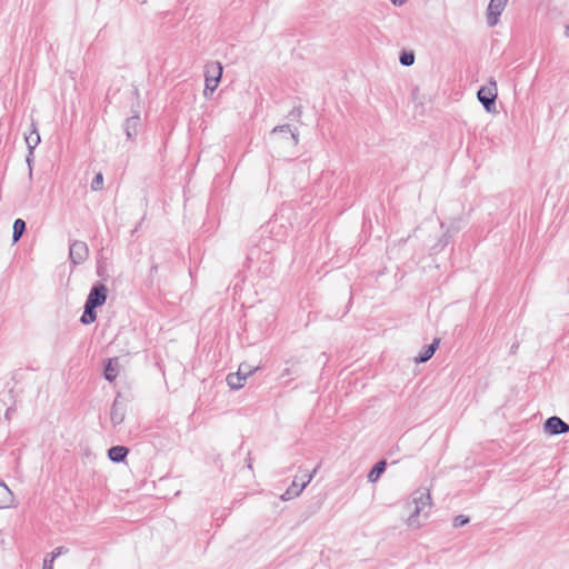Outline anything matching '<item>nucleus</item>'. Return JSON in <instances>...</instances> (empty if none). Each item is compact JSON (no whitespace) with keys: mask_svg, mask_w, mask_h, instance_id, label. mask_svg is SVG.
Here are the masks:
<instances>
[{"mask_svg":"<svg viewBox=\"0 0 569 569\" xmlns=\"http://www.w3.org/2000/svg\"><path fill=\"white\" fill-rule=\"evenodd\" d=\"M412 502L415 509L408 518V526L419 528L421 526L420 517H428V511L431 507V497L428 491H417L413 493Z\"/></svg>","mask_w":569,"mask_h":569,"instance_id":"1","label":"nucleus"},{"mask_svg":"<svg viewBox=\"0 0 569 569\" xmlns=\"http://www.w3.org/2000/svg\"><path fill=\"white\" fill-rule=\"evenodd\" d=\"M302 116L301 107H295L288 114V118L292 120H299Z\"/></svg>","mask_w":569,"mask_h":569,"instance_id":"25","label":"nucleus"},{"mask_svg":"<svg viewBox=\"0 0 569 569\" xmlns=\"http://www.w3.org/2000/svg\"><path fill=\"white\" fill-rule=\"evenodd\" d=\"M12 501V493L4 482L0 481V509L9 507Z\"/></svg>","mask_w":569,"mask_h":569,"instance_id":"20","label":"nucleus"},{"mask_svg":"<svg viewBox=\"0 0 569 569\" xmlns=\"http://www.w3.org/2000/svg\"><path fill=\"white\" fill-rule=\"evenodd\" d=\"M406 1H407V0H391V2H392L393 4H399V6L403 4Z\"/></svg>","mask_w":569,"mask_h":569,"instance_id":"29","label":"nucleus"},{"mask_svg":"<svg viewBox=\"0 0 569 569\" xmlns=\"http://www.w3.org/2000/svg\"><path fill=\"white\" fill-rule=\"evenodd\" d=\"M158 271V264L157 263H153L150 268V273L153 274Z\"/></svg>","mask_w":569,"mask_h":569,"instance_id":"28","label":"nucleus"},{"mask_svg":"<svg viewBox=\"0 0 569 569\" xmlns=\"http://www.w3.org/2000/svg\"><path fill=\"white\" fill-rule=\"evenodd\" d=\"M222 64L219 61H210L204 67V82L206 87L203 90L204 97L212 94L218 88L222 77Z\"/></svg>","mask_w":569,"mask_h":569,"instance_id":"2","label":"nucleus"},{"mask_svg":"<svg viewBox=\"0 0 569 569\" xmlns=\"http://www.w3.org/2000/svg\"><path fill=\"white\" fill-rule=\"evenodd\" d=\"M32 157L33 156H29V154L27 156V162H28L30 169H31Z\"/></svg>","mask_w":569,"mask_h":569,"instance_id":"30","label":"nucleus"},{"mask_svg":"<svg viewBox=\"0 0 569 569\" xmlns=\"http://www.w3.org/2000/svg\"><path fill=\"white\" fill-rule=\"evenodd\" d=\"M469 521H470L469 517L459 515L453 518L452 526L455 528H459V527H462V526L469 523Z\"/></svg>","mask_w":569,"mask_h":569,"instance_id":"23","label":"nucleus"},{"mask_svg":"<svg viewBox=\"0 0 569 569\" xmlns=\"http://www.w3.org/2000/svg\"><path fill=\"white\" fill-rule=\"evenodd\" d=\"M24 141L27 143L29 156H33V150L40 143V134L38 132V128L34 121L31 123V130L28 134H24Z\"/></svg>","mask_w":569,"mask_h":569,"instance_id":"11","label":"nucleus"},{"mask_svg":"<svg viewBox=\"0 0 569 569\" xmlns=\"http://www.w3.org/2000/svg\"><path fill=\"white\" fill-rule=\"evenodd\" d=\"M508 0H490L487 12V23L493 27L498 23L499 17L503 11Z\"/></svg>","mask_w":569,"mask_h":569,"instance_id":"9","label":"nucleus"},{"mask_svg":"<svg viewBox=\"0 0 569 569\" xmlns=\"http://www.w3.org/2000/svg\"><path fill=\"white\" fill-rule=\"evenodd\" d=\"M289 375H290V369L287 368V369L283 370L281 376L284 377V376H289Z\"/></svg>","mask_w":569,"mask_h":569,"instance_id":"31","label":"nucleus"},{"mask_svg":"<svg viewBox=\"0 0 569 569\" xmlns=\"http://www.w3.org/2000/svg\"><path fill=\"white\" fill-rule=\"evenodd\" d=\"M96 307H92L88 303L84 302V310H83V313L80 318V321L83 323V325H90L92 322L96 321L97 319V312H96Z\"/></svg>","mask_w":569,"mask_h":569,"instance_id":"18","label":"nucleus"},{"mask_svg":"<svg viewBox=\"0 0 569 569\" xmlns=\"http://www.w3.org/2000/svg\"><path fill=\"white\" fill-rule=\"evenodd\" d=\"M439 343H440V339L435 338L433 341L429 346L425 347L423 350L417 357H415V362L423 363V362H427L429 359H431V357L435 355L436 350L438 349Z\"/></svg>","mask_w":569,"mask_h":569,"instance_id":"12","label":"nucleus"},{"mask_svg":"<svg viewBox=\"0 0 569 569\" xmlns=\"http://www.w3.org/2000/svg\"><path fill=\"white\" fill-rule=\"evenodd\" d=\"M140 127V117L138 114L132 116L126 120L124 131L128 139H132L137 136Z\"/></svg>","mask_w":569,"mask_h":569,"instance_id":"14","label":"nucleus"},{"mask_svg":"<svg viewBox=\"0 0 569 569\" xmlns=\"http://www.w3.org/2000/svg\"><path fill=\"white\" fill-rule=\"evenodd\" d=\"M118 359H109L107 365L104 366V378L106 380L112 382L116 380L118 376Z\"/></svg>","mask_w":569,"mask_h":569,"instance_id":"15","label":"nucleus"},{"mask_svg":"<svg viewBox=\"0 0 569 569\" xmlns=\"http://www.w3.org/2000/svg\"><path fill=\"white\" fill-rule=\"evenodd\" d=\"M387 462L385 460L378 461L368 473V481L376 482L380 476L386 471Z\"/></svg>","mask_w":569,"mask_h":569,"instance_id":"16","label":"nucleus"},{"mask_svg":"<svg viewBox=\"0 0 569 569\" xmlns=\"http://www.w3.org/2000/svg\"><path fill=\"white\" fill-rule=\"evenodd\" d=\"M516 348H517L516 346H512L511 351L513 352L516 350Z\"/></svg>","mask_w":569,"mask_h":569,"instance_id":"32","label":"nucleus"},{"mask_svg":"<svg viewBox=\"0 0 569 569\" xmlns=\"http://www.w3.org/2000/svg\"><path fill=\"white\" fill-rule=\"evenodd\" d=\"M53 559L44 558L43 560V569H53Z\"/></svg>","mask_w":569,"mask_h":569,"instance_id":"26","label":"nucleus"},{"mask_svg":"<svg viewBox=\"0 0 569 569\" xmlns=\"http://www.w3.org/2000/svg\"><path fill=\"white\" fill-rule=\"evenodd\" d=\"M124 417H126V402L121 398V396L118 395L114 398V401L111 406L110 420L113 426H119L123 422Z\"/></svg>","mask_w":569,"mask_h":569,"instance_id":"8","label":"nucleus"},{"mask_svg":"<svg viewBox=\"0 0 569 569\" xmlns=\"http://www.w3.org/2000/svg\"><path fill=\"white\" fill-rule=\"evenodd\" d=\"M246 376H241V372L229 373L227 376V383L232 390H238L243 387Z\"/></svg>","mask_w":569,"mask_h":569,"instance_id":"17","label":"nucleus"},{"mask_svg":"<svg viewBox=\"0 0 569 569\" xmlns=\"http://www.w3.org/2000/svg\"><path fill=\"white\" fill-rule=\"evenodd\" d=\"M497 96V82L493 79H490L489 84L481 87L477 92L478 100L487 112L496 111Z\"/></svg>","mask_w":569,"mask_h":569,"instance_id":"3","label":"nucleus"},{"mask_svg":"<svg viewBox=\"0 0 569 569\" xmlns=\"http://www.w3.org/2000/svg\"><path fill=\"white\" fill-rule=\"evenodd\" d=\"M108 297V289L107 287L101 282H96L86 300V303L92 306V307H101L106 303Z\"/></svg>","mask_w":569,"mask_h":569,"instance_id":"6","label":"nucleus"},{"mask_svg":"<svg viewBox=\"0 0 569 569\" xmlns=\"http://www.w3.org/2000/svg\"><path fill=\"white\" fill-rule=\"evenodd\" d=\"M543 427L545 431L552 436L569 432V425L557 416L549 417Z\"/></svg>","mask_w":569,"mask_h":569,"instance_id":"7","label":"nucleus"},{"mask_svg":"<svg viewBox=\"0 0 569 569\" xmlns=\"http://www.w3.org/2000/svg\"><path fill=\"white\" fill-rule=\"evenodd\" d=\"M68 551H69V549L63 546L57 547L50 553V558L54 560L56 558L60 557L61 555L67 553Z\"/></svg>","mask_w":569,"mask_h":569,"instance_id":"24","label":"nucleus"},{"mask_svg":"<svg viewBox=\"0 0 569 569\" xmlns=\"http://www.w3.org/2000/svg\"><path fill=\"white\" fill-rule=\"evenodd\" d=\"M238 372H241V376H246V378H247L249 375H251V373H252V370H250V369L244 370V369H243V365H241V366L239 367Z\"/></svg>","mask_w":569,"mask_h":569,"instance_id":"27","label":"nucleus"},{"mask_svg":"<svg viewBox=\"0 0 569 569\" xmlns=\"http://www.w3.org/2000/svg\"><path fill=\"white\" fill-rule=\"evenodd\" d=\"M318 468H315L311 473L305 475L301 482L297 478L292 481L291 486L281 495V500L287 501L298 497L306 486L312 480Z\"/></svg>","mask_w":569,"mask_h":569,"instance_id":"4","label":"nucleus"},{"mask_svg":"<svg viewBox=\"0 0 569 569\" xmlns=\"http://www.w3.org/2000/svg\"><path fill=\"white\" fill-rule=\"evenodd\" d=\"M566 33L569 34V26L567 27V32Z\"/></svg>","mask_w":569,"mask_h":569,"instance_id":"33","label":"nucleus"},{"mask_svg":"<svg viewBox=\"0 0 569 569\" xmlns=\"http://www.w3.org/2000/svg\"><path fill=\"white\" fill-rule=\"evenodd\" d=\"M399 61L405 67H410L415 62V53L412 51H402Z\"/></svg>","mask_w":569,"mask_h":569,"instance_id":"21","label":"nucleus"},{"mask_svg":"<svg viewBox=\"0 0 569 569\" xmlns=\"http://www.w3.org/2000/svg\"><path fill=\"white\" fill-rule=\"evenodd\" d=\"M89 256V249L86 242L74 240L69 247V259L72 264L78 266L83 263Z\"/></svg>","mask_w":569,"mask_h":569,"instance_id":"5","label":"nucleus"},{"mask_svg":"<svg viewBox=\"0 0 569 569\" xmlns=\"http://www.w3.org/2000/svg\"><path fill=\"white\" fill-rule=\"evenodd\" d=\"M103 186V176L101 172L97 173L91 182V189L93 191L101 190Z\"/></svg>","mask_w":569,"mask_h":569,"instance_id":"22","label":"nucleus"},{"mask_svg":"<svg viewBox=\"0 0 569 569\" xmlns=\"http://www.w3.org/2000/svg\"><path fill=\"white\" fill-rule=\"evenodd\" d=\"M129 453V449L124 446H113L108 450V458L112 462H123Z\"/></svg>","mask_w":569,"mask_h":569,"instance_id":"13","label":"nucleus"},{"mask_svg":"<svg viewBox=\"0 0 569 569\" xmlns=\"http://www.w3.org/2000/svg\"><path fill=\"white\" fill-rule=\"evenodd\" d=\"M27 224L24 220L22 219H16L13 222V230H12V242L16 243L20 240L22 234L26 232Z\"/></svg>","mask_w":569,"mask_h":569,"instance_id":"19","label":"nucleus"},{"mask_svg":"<svg viewBox=\"0 0 569 569\" xmlns=\"http://www.w3.org/2000/svg\"><path fill=\"white\" fill-rule=\"evenodd\" d=\"M277 134H283V138L287 139L291 146H297L299 142L298 132L293 131L290 124L274 127L271 130L270 136L274 137Z\"/></svg>","mask_w":569,"mask_h":569,"instance_id":"10","label":"nucleus"}]
</instances>
